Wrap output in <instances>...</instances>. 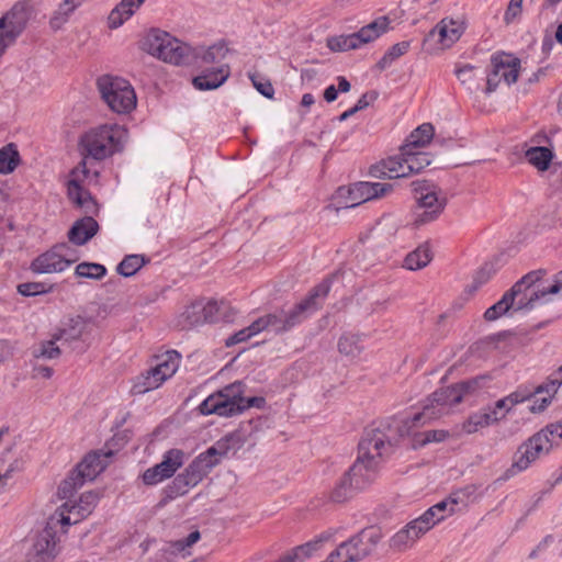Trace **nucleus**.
Here are the masks:
<instances>
[{"label":"nucleus","mask_w":562,"mask_h":562,"mask_svg":"<svg viewBox=\"0 0 562 562\" xmlns=\"http://www.w3.org/2000/svg\"><path fill=\"white\" fill-rule=\"evenodd\" d=\"M57 341L58 339H55L53 335L50 339L40 342L33 350V357L36 359H57L61 353L56 345Z\"/></svg>","instance_id":"nucleus-49"},{"label":"nucleus","mask_w":562,"mask_h":562,"mask_svg":"<svg viewBox=\"0 0 562 562\" xmlns=\"http://www.w3.org/2000/svg\"><path fill=\"white\" fill-rule=\"evenodd\" d=\"M192 487H194L193 483L181 472L166 487L165 493L168 498L175 499L186 495Z\"/></svg>","instance_id":"nucleus-43"},{"label":"nucleus","mask_w":562,"mask_h":562,"mask_svg":"<svg viewBox=\"0 0 562 562\" xmlns=\"http://www.w3.org/2000/svg\"><path fill=\"white\" fill-rule=\"evenodd\" d=\"M254 335L248 327L240 329L239 331L235 333L233 336L228 337L225 341V345L227 347L234 346L236 344L243 342L251 338Z\"/></svg>","instance_id":"nucleus-64"},{"label":"nucleus","mask_w":562,"mask_h":562,"mask_svg":"<svg viewBox=\"0 0 562 562\" xmlns=\"http://www.w3.org/2000/svg\"><path fill=\"white\" fill-rule=\"evenodd\" d=\"M493 424H496V417L495 415L491 417V414L487 412L486 408H484L481 412L472 414L464 423H463V430L467 434H474L481 428L491 426Z\"/></svg>","instance_id":"nucleus-40"},{"label":"nucleus","mask_w":562,"mask_h":562,"mask_svg":"<svg viewBox=\"0 0 562 562\" xmlns=\"http://www.w3.org/2000/svg\"><path fill=\"white\" fill-rule=\"evenodd\" d=\"M165 41H169L165 44L164 52H166V63L173 65H189L191 64V56L193 47L186 44L176 37L169 35H162Z\"/></svg>","instance_id":"nucleus-23"},{"label":"nucleus","mask_w":562,"mask_h":562,"mask_svg":"<svg viewBox=\"0 0 562 562\" xmlns=\"http://www.w3.org/2000/svg\"><path fill=\"white\" fill-rule=\"evenodd\" d=\"M338 193L341 198L346 199V207H355L366 202L357 183H353L347 189L339 188Z\"/></svg>","instance_id":"nucleus-55"},{"label":"nucleus","mask_w":562,"mask_h":562,"mask_svg":"<svg viewBox=\"0 0 562 562\" xmlns=\"http://www.w3.org/2000/svg\"><path fill=\"white\" fill-rule=\"evenodd\" d=\"M357 186L361 191V195L363 196L366 202L374 199L384 198L393 191V186L386 182L360 181L357 182Z\"/></svg>","instance_id":"nucleus-37"},{"label":"nucleus","mask_w":562,"mask_h":562,"mask_svg":"<svg viewBox=\"0 0 562 562\" xmlns=\"http://www.w3.org/2000/svg\"><path fill=\"white\" fill-rule=\"evenodd\" d=\"M241 443L239 434H229L225 438L218 440L214 446L210 447L203 456H206L209 461L214 462V467L220 462L221 458L225 457L232 448H237Z\"/></svg>","instance_id":"nucleus-33"},{"label":"nucleus","mask_w":562,"mask_h":562,"mask_svg":"<svg viewBox=\"0 0 562 562\" xmlns=\"http://www.w3.org/2000/svg\"><path fill=\"white\" fill-rule=\"evenodd\" d=\"M245 384L235 381L206 397L199 406L202 415L216 414L218 416H232L244 412L249 407H263V397H244Z\"/></svg>","instance_id":"nucleus-1"},{"label":"nucleus","mask_w":562,"mask_h":562,"mask_svg":"<svg viewBox=\"0 0 562 562\" xmlns=\"http://www.w3.org/2000/svg\"><path fill=\"white\" fill-rule=\"evenodd\" d=\"M474 70L475 67L472 65H463L458 67L454 71L457 78L462 85H470L474 80Z\"/></svg>","instance_id":"nucleus-60"},{"label":"nucleus","mask_w":562,"mask_h":562,"mask_svg":"<svg viewBox=\"0 0 562 562\" xmlns=\"http://www.w3.org/2000/svg\"><path fill=\"white\" fill-rule=\"evenodd\" d=\"M412 186L417 206L423 210L416 212L414 224L420 226L436 221L446 207V195L439 188L427 181H415Z\"/></svg>","instance_id":"nucleus-5"},{"label":"nucleus","mask_w":562,"mask_h":562,"mask_svg":"<svg viewBox=\"0 0 562 562\" xmlns=\"http://www.w3.org/2000/svg\"><path fill=\"white\" fill-rule=\"evenodd\" d=\"M58 554L54 533L46 529L37 538L33 552L25 562H52Z\"/></svg>","instance_id":"nucleus-22"},{"label":"nucleus","mask_w":562,"mask_h":562,"mask_svg":"<svg viewBox=\"0 0 562 562\" xmlns=\"http://www.w3.org/2000/svg\"><path fill=\"white\" fill-rule=\"evenodd\" d=\"M50 286L42 282H25L18 285V292L23 296H35L47 293Z\"/></svg>","instance_id":"nucleus-56"},{"label":"nucleus","mask_w":562,"mask_h":562,"mask_svg":"<svg viewBox=\"0 0 562 562\" xmlns=\"http://www.w3.org/2000/svg\"><path fill=\"white\" fill-rule=\"evenodd\" d=\"M434 414L435 412L430 409V406H424L423 412L415 414L413 417H394V427L402 439L405 436L414 435V429L419 426L423 419H434Z\"/></svg>","instance_id":"nucleus-32"},{"label":"nucleus","mask_w":562,"mask_h":562,"mask_svg":"<svg viewBox=\"0 0 562 562\" xmlns=\"http://www.w3.org/2000/svg\"><path fill=\"white\" fill-rule=\"evenodd\" d=\"M162 35H169V33L153 29L142 40L140 48L149 55L161 59L166 63V52H164L165 44L169 41H165Z\"/></svg>","instance_id":"nucleus-30"},{"label":"nucleus","mask_w":562,"mask_h":562,"mask_svg":"<svg viewBox=\"0 0 562 562\" xmlns=\"http://www.w3.org/2000/svg\"><path fill=\"white\" fill-rule=\"evenodd\" d=\"M413 147L403 146V155L405 160V168L407 177L412 173L419 172L431 164L428 153H414Z\"/></svg>","instance_id":"nucleus-36"},{"label":"nucleus","mask_w":562,"mask_h":562,"mask_svg":"<svg viewBox=\"0 0 562 562\" xmlns=\"http://www.w3.org/2000/svg\"><path fill=\"white\" fill-rule=\"evenodd\" d=\"M492 71L486 78V93L496 90L502 80L507 85L517 81L519 75L520 60L510 55H495L491 59Z\"/></svg>","instance_id":"nucleus-9"},{"label":"nucleus","mask_w":562,"mask_h":562,"mask_svg":"<svg viewBox=\"0 0 562 562\" xmlns=\"http://www.w3.org/2000/svg\"><path fill=\"white\" fill-rule=\"evenodd\" d=\"M254 87L266 98L271 99L274 89L269 80L261 78L259 75H250Z\"/></svg>","instance_id":"nucleus-57"},{"label":"nucleus","mask_w":562,"mask_h":562,"mask_svg":"<svg viewBox=\"0 0 562 562\" xmlns=\"http://www.w3.org/2000/svg\"><path fill=\"white\" fill-rule=\"evenodd\" d=\"M434 136V127L431 124L426 123L418 126L408 138V143L404 146L407 147H423L427 145Z\"/></svg>","instance_id":"nucleus-45"},{"label":"nucleus","mask_w":562,"mask_h":562,"mask_svg":"<svg viewBox=\"0 0 562 562\" xmlns=\"http://www.w3.org/2000/svg\"><path fill=\"white\" fill-rule=\"evenodd\" d=\"M381 540V533L374 528L362 529L341 542L329 558L333 562H360L373 553Z\"/></svg>","instance_id":"nucleus-4"},{"label":"nucleus","mask_w":562,"mask_h":562,"mask_svg":"<svg viewBox=\"0 0 562 562\" xmlns=\"http://www.w3.org/2000/svg\"><path fill=\"white\" fill-rule=\"evenodd\" d=\"M144 2L145 0H121L108 16L109 27L117 29L121 26L144 4Z\"/></svg>","instance_id":"nucleus-29"},{"label":"nucleus","mask_w":562,"mask_h":562,"mask_svg":"<svg viewBox=\"0 0 562 562\" xmlns=\"http://www.w3.org/2000/svg\"><path fill=\"white\" fill-rule=\"evenodd\" d=\"M448 431L441 429L416 432L414 434L413 447L417 448L428 442H441L448 437Z\"/></svg>","instance_id":"nucleus-52"},{"label":"nucleus","mask_w":562,"mask_h":562,"mask_svg":"<svg viewBox=\"0 0 562 562\" xmlns=\"http://www.w3.org/2000/svg\"><path fill=\"white\" fill-rule=\"evenodd\" d=\"M70 247L66 244H58L49 251L38 256L32 262V270L38 273L61 272L67 269L76 259L68 258Z\"/></svg>","instance_id":"nucleus-15"},{"label":"nucleus","mask_w":562,"mask_h":562,"mask_svg":"<svg viewBox=\"0 0 562 562\" xmlns=\"http://www.w3.org/2000/svg\"><path fill=\"white\" fill-rule=\"evenodd\" d=\"M269 318H272L270 321V328L274 330L277 334L290 330L289 325L284 322V312H281L279 314H269Z\"/></svg>","instance_id":"nucleus-62"},{"label":"nucleus","mask_w":562,"mask_h":562,"mask_svg":"<svg viewBox=\"0 0 562 562\" xmlns=\"http://www.w3.org/2000/svg\"><path fill=\"white\" fill-rule=\"evenodd\" d=\"M546 273L544 269L530 271L512 286L508 293L513 297L515 311H530L550 294L549 288H540L539 284Z\"/></svg>","instance_id":"nucleus-6"},{"label":"nucleus","mask_w":562,"mask_h":562,"mask_svg":"<svg viewBox=\"0 0 562 562\" xmlns=\"http://www.w3.org/2000/svg\"><path fill=\"white\" fill-rule=\"evenodd\" d=\"M147 259L143 255H128L117 266L116 270L124 277L134 276L145 263Z\"/></svg>","instance_id":"nucleus-46"},{"label":"nucleus","mask_w":562,"mask_h":562,"mask_svg":"<svg viewBox=\"0 0 562 562\" xmlns=\"http://www.w3.org/2000/svg\"><path fill=\"white\" fill-rule=\"evenodd\" d=\"M89 325V319L75 316L70 317L67 321L63 322L61 326L54 334V338L65 341L72 342L79 340L82 335L86 333Z\"/></svg>","instance_id":"nucleus-25"},{"label":"nucleus","mask_w":562,"mask_h":562,"mask_svg":"<svg viewBox=\"0 0 562 562\" xmlns=\"http://www.w3.org/2000/svg\"><path fill=\"white\" fill-rule=\"evenodd\" d=\"M88 175L86 168V160L83 159L79 166L71 171V178L67 183V193L69 200L78 207L82 209L87 214H93L97 212V203L91 194L80 186V181Z\"/></svg>","instance_id":"nucleus-14"},{"label":"nucleus","mask_w":562,"mask_h":562,"mask_svg":"<svg viewBox=\"0 0 562 562\" xmlns=\"http://www.w3.org/2000/svg\"><path fill=\"white\" fill-rule=\"evenodd\" d=\"M525 156L528 162L539 171H546L553 158L552 151L549 148L542 146L529 148Z\"/></svg>","instance_id":"nucleus-39"},{"label":"nucleus","mask_w":562,"mask_h":562,"mask_svg":"<svg viewBox=\"0 0 562 562\" xmlns=\"http://www.w3.org/2000/svg\"><path fill=\"white\" fill-rule=\"evenodd\" d=\"M338 350L346 356L356 357L361 351L359 337L351 334H345L338 341Z\"/></svg>","instance_id":"nucleus-51"},{"label":"nucleus","mask_w":562,"mask_h":562,"mask_svg":"<svg viewBox=\"0 0 562 562\" xmlns=\"http://www.w3.org/2000/svg\"><path fill=\"white\" fill-rule=\"evenodd\" d=\"M390 20L387 16H380L368 25L361 27L358 32L352 33L356 38L357 48L363 44H368L376 40L389 29Z\"/></svg>","instance_id":"nucleus-28"},{"label":"nucleus","mask_w":562,"mask_h":562,"mask_svg":"<svg viewBox=\"0 0 562 562\" xmlns=\"http://www.w3.org/2000/svg\"><path fill=\"white\" fill-rule=\"evenodd\" d=\"M366 449L359 447V456L352 467L346 474L351 480L350 485L357 487L358 491L367 487L375 477L378 461L381 458L371 450L368 454L364 453Z\"/></svg>","instance_id":"nucleus-13"},{"label":"nucleus","mask_w":562,"mask_h":562,"mask_svg":"<svg viewBox=\"0 0 562 562\" xmlns=\"http://www.w3.org/2000/svg\"><path fill=\"white\" fill-rule=\"evenodd\" d=\"M463 32L464 25L461 20L445 18L429 32V37L438 36L441 48H449L461 37Z\"/></svg>","instance_id":"nucleus-21"},{"label":"nucleus","mask_w":562,"mask_h":562,"mask_svg":"<svg viewBox=\"0 0 562 562\" xmlns=\"http://www.w3.org/2000/svg\"><path fill=\"white\" fill-rule=\"evenodd\" d=\"M405 167L404 155L402 151L398 156L391 157L379 165L372 166L370 168V175L376 178H404L407 177L406 169H404Z\"/></svg>","instance_id":"nucleus-26"},{"label":"nucleus","mask_w":562,"mask_h":562,"mask_svg":"<svg viewBox=\"0 0 562 562\" xmlns=\"http://www.w3.org/2000/svg\"><path fill=\"white\" fill-rule=\"evenodd\" d=\"M98 229L97 221L88 215L74 223L68 232V239L75 245L82 246L98 233Z\"/></svg>","instance_id":"nucleus-24"},{"label":"nucleus","mask_w":562,"mask_h":562,"mask_svg":"<svg viewBox=\"0 0 562 562\" xmlns=\"http://www.w3.org/2000/svg\"><path fill=\"white\" fill-rule=\"evenodd\" d=\"M510 308L515 311L513 297L507 291L498 302L485 311L484 318L488 322L495 321L509 312Z\"/></svg>","instance_id":"nucleus-44"},{"label":"nucleus","mask_w":562,"mask_h":562,"mask_svg":"<svg viewBox=\"0 0 562 562\" xmlns=\"http://www.w3.org/2000/svg\"><path fill=\"white\" fill-rule=\"evenodd\" d=\"M484 381H485V376H477L472 380L456 384V386H457V389H460V391H462V398H463L467 394H471V393L475 392L477 389H480Z\"/></svg>","instance_id":"nucleus-59"},{"label":"nucleus","mask_w":562,"mask_h":562,"mask_svg":"<svg viewBox=\"0 0 562 562\" xmlns=\"http://www.w3.org/2000/svg\"><path fill=\"white\" fill-rule=\"evenodd\" d=\"M553 442L544 436V432H537L527 441L519 446L517 449L513 464L507 469L502 476L503 480H508L518 472L529 468V465L539 459L541 456L549 453L552 449Z\"/></svg>","instance_id":"nucleus-7"},{"label":"nucleus","mask_w":562,"mask_h":562,"mask_svg":"<svg viewBox=\"0 0 562 562\" xmlns=\"http://www.w3.org/2000/svg\"><path fill=\"white\" fill-rule=\"evenodd\" d=\"M228 49L224 43L218 42L210 47H193L191 63L195 59H201L205 64H214L223 60Z\"/></svg>","instance_id":"nucleus-35"},{"label":"nucleus","mask_w":562,"mask_h":562,"mask_svg":"<svg viewBox=\"0 0 562 562\" xmlns=\"http://www.w3.org/2000/svg\"><path fill=\"white\" fill-rule=\"evenodd\" d=\"M229 76L228 66L205 71L193 79V86L199 90H212L223 85Z\"/></svg>","instance_id":"nucleus-31"},{"label":"nucleus","mask_w":562,"mask_h":562,"mask_svg":"<svg viewBox=\"0 0 562 562\" xmlns=\"http://www.w3.org/2000/svg\"><path fill=\"white\" fill-rule=\"evenodd\" d=\"M111 450H95L88 453L75 470L83 481L94 480L110 463Z\"/></svg>","instance_id":"nucleus-19"},{"label":"nucleus","mask_w":562,"mask_h":562,"mask_svg":"<svg viewBox=\"0 0 562 562\" xmlns=\"http://www.w3.org/2000/svg\"><path fill=\"white\" fill-rule=\"evenodd\" d=\"M411 46V43L407 42V41H404V42H401V43H397L395 45H393L385 54L384 56L381 58V60L379 61V67L384 69L385 67H387L392 61H394L396 58L403 56L404 54L407 53L408 48Z\"/></svg>","instance_id":"nucleus-54"},{"label":"nucleus","mask_w":562,"mask_h":562,"mask_svg":"<svg viewBox=\"0 0 562 562\" xmlns=\"http://www.w3.org/2000/svg\"><path fill=\"white\" fill-rule=\"evenodd\" d=\"M495 273L494 266L492 263H485L474 277V285L480 286L486 283L492 276Z\"/></svg>","instance_id":"nucleus-61"},{"label":"nucleus","mask_w":562,"mask_h":562,"mask_svg":"<svg viewBox=\"0 0 562 562\" xmlns=\"http://www.w3.org/2000/svg\"><path fill=\"white\" fill-rule=\"evenodd\" d=\"M214 468V462L209 461L206 456L199 454L182 472L196 486L204 476Z\"/></svg>","instance_id":"nucleus-34"},{"label":"nucleus","mask_w":562,"mask_h":562,"mask_svg":"<svg viewBox=\"0 0 562 562\" xmlns=\"http://www.w3.org/2000/svg\"><path fill=\"white\" fill-rule=\"evenodd\" d=\"M81 4L78 0H64L53 13L49 24L54 30L60 29L70 14Z\"/></svg>","instance_id":"nucleus-41"},{"label":"nucleus","mask_w":562,"mask_h":562,"mask_svg":"<svg viewBox=\"0 0 562 562\" xmlns=\"http://www.w3.org/2000/svg\"><path fill=\"white\" fill-rule=\"evenodd\" d=\"M217 311L218 306L214 301H210L206 304H203L201 301L193 302L186 306L178 316L176 326L181 330H189L205 323H211L214 321Z\"/></svg>","instance_id":"nucleus-12"},{"label":"nucleus","mask_w":562,"mask_h":562,"mask_svg":"<svg viewBox=\"0 0 562 562\" xmlns=\"http://www.w3.org/2000/svg\"><path fill=\"white\" fill-rule=\"evenodd\" d=\"M327 47L333 52L357 49L356 38L352 34L333 36L327 38Z\"/></svg>","instance_id":"nucleus-53"},{"label":"nucleus","mask_w":562,"mask_h":562,"mask_svg":"<svg viewBox=\"0 0 562 562\" xmlns=\"http://www.w3.org/2000/svg\"><path fill=\"white\" fill-rule=\"evenodd\" d=\"M127 140V130L117 124H104L81 137L83 154L95 160L105 159L121 151Z\"/></svg>","instance_id":"nucleus-2"},{"label":"nucleus","mask_w":562,"mask_h":562,"mask_svg":"<svg viewBox=\"0 0 562 562\" xmlns=\"http://www.w3.org/2000/svg\"><path fill=\"white\" fill-rule=\"evenodd\" d=\"M462 402V391L457 389L456 385L440 389L431 394L426 400L424 406H430V409L435 412L434 419L438 418L449 409Z\"/></svg>","instance_id":"nucleus-20"},{"label":"nucleus","mask_w":562,"mask_h":562,"mask_svg":"<svg viewBox=\"0 0 562 562\" xmlns=\"http://www.w3.org/2000/svg\"><path fill=\"white\" fill-rule=\"evenodd\" d=\"M85 481L80 475L72 471L58 486L57 496L60 499L69 498L83 485Z\"/></svg>","instance_id":"nucleus-47"},{"label":"nucleus","mask_w":562,"mask_h":562,"mask_svg":"<svg viewBox=\"0 0 562 562\" xmlns=\"http://www.w3.org/2000/svg\"><path fill=\"white\" fill-rule=\"evenodd\" d=\"M522 0H510L504 14L506 24L512 23L516 18L521 14Z\"/></svg>","instance_id":"nucleus-58"},{"label":"nucleus","mask_w":562,"mask_h":562,"mask_svg":"<svg viewBox=\"0 0 562 562\" xmlns=\"http://www.w3.org/2000/svg\"><path fill=\"white\" fill-rule=\"evenodd\" d=\"M97 86L102 99L113 112L125 114L135 109L136 94L127 80L103 75L98 79Z\"/></svg>","instance_id":"nucleus-3"},{"label":"nucleus","mask_w":562,"mask_h":562,"mask_svg":"<svg viewBox=\"0 0 562 562\" xmlns=\"http://www.w3.org/2000/svg\"><path fill=\"white\" fill-rule=\"evenodd\" d=\"M431 259L432 254L429 245L424 244L406 256L404 267L408 270H419L425 268Z\"/></svg>","instance_id":"nucleus-38"},{"label":"nucleus","mask_w":562,"mask_h":562,"mask_svg":"<svg viewBox=\"0 0 562 562\" xmlns=\"http://www.w3.org/2000/svg\"><path fill=\"white\" fill-rule=\"evenodd\" d=\"M179 364V355L177 351L167 353V358L160 361L143 375L142 382L135 385L137 393H146L159 387L167 379L172 376Z\"/></svg>","instance_id":"nucleus-11"},{"label":"nucleus","mask_w":562,"mask_h":562,"mask_svg":"<svg viewBox=\"0 0 562 562\" xmlns=\"http://www.w3.org/2000/svg\"><path fill=\"white\" fill-rule=\"evenodd\" d=\"M99 498L98 493L90 491L83 493L76 504L69 505V503H65L61 507L63 510L58 514L57 521L64 526L77 524L92 513Z\"/></svg>","instance_id":"nucleus-17"},{"label":"nucleus","mask_w":562,"mask_h":562,"mask_svg":"<svg viewBox=\"0 0 562 562\" xmlns=\"http://www.w3.org/2000/svg\"><path fill=\"white\" fill-rule=\"evenodd\" d=\"M186 453L180 449H170L162 456V460L156 465L148 468L142 475L145 485H156L173 474L183 465Z\"/></svg>","instance_id":"nucleus-10"},{"label":"nucleus","mask_w":562,"mask_h":562,"mask_svg":"<svg viewBox=\"0 0 562 562\" xmlns=\"http://www.w3.org/2000/svg\"><path fill=\"white\" fill-rule=\"evenodd\" d=\"M329 292V283L322 282L312 291L308 297L300 302L293 310L284 312L285 323L291 329L295 325L302 323L308 315L314 313L321 306V301L326 297Z\"/></svg>","instance_id":"nucleus-16"},{"label":"nucleus","mask_w":562,"mask_h":562,"mask_svg":"<svg viewBox=\"0 0 562 562\" xmlns=\"http://www.w3.org/2000/svg\"><path fill=\"white\" fill-rule=\"evenodd\" d=\"M459 501L460 498L450 496L427 509L420 516V519L427 522L429 529H431L435 525L456 512L454 506L459 504Z\"/></svg>","instance_id":"nucleus-27"},{"label":"nucleus","mask_w":562,"mask_h":562,"mask_svg":"<svg viewBox=\"0 0 562 562\" xmlns=\"http://www.w3.org/2000/svg\"><path fill=\"white\" fill-rule=\"evenodd\" d=\"M351 480L345 473L341 480L337 483V485L333 488L329 494V499L334 503H342L352 497V495L358 492L357 487L350 485Z\"/></svg>","instance_id":"nucleus-42"},{"label":"nucleus","mask_w":562,"mask_h":562,"mask_svg":"<svg viewBox=\"0 0 562 562\" xmlns=\"http://www.w3.org/2000/svg\"><path fill=\"white\" fill-rule=\"evenodd\" d=\"M400 440L401 437L394 427V417H391L368 431L360 441V448L366 449L367 454L372 450L382 458L390 454Z\"/></svg>","instance_id":"nucleus-8"},{"label":"nucleus","mask_w":562,"mask_h":562,"mask_svg":"<svg viewBox=\"0 0 562 562\" xmlns=\"http://www.w3.org/2000/svg\"><path fill=\"white\" fill-rule=\"evenodd\" d=\"M19 164V153L14 145L9 144L0 149V172L10 173Z\"/></svg>","instance_id":"nucleus-48"},{"label":"nucleus","mask_w":562,"mask_h":562,"mask_svg":"<svg viewBox=\"0 0 562 562\" xmlns=\"http://www.w3.org/2000/svg\"><path fill=\"white\" fill-rule=\"evenodd\" d=\"M524 402V396L519 395L516 391L509 395L498 400V407H506V412H510L514 406Z\"/></svg>","instance_id":"nucleus-63"},{"label":"nucleus","mask_w":562,"mask_h":562,"mask_svg":"<svg viewBox=\"0 0 562 562\" xmlns=\"http://www.w3.org/2000/svg\"><path fill=\"white\" fill-rule=\"evenodd\" d=\"M429 530L427 522L418 517L393 535L389 541L390 549L395 552H405L413 548L417 540Z\"/></svg>","instance_id":"nucleus-18"},{"label":"nucleus","mask_w":562,"mask_h":562,"mask_svg":"<svg viewBox=\"0 0 562 562\" xmlns=\"http://www.w3.org/2000/svg\"><path fill=\"white\" fill-rule=\"evenodd\" d=\"M75 273L80 278L100 280L105 276L106 268L100 263L81 262L76 267Z\"/></svg>","instance_id":"nucleus-50"}]
</instances>
